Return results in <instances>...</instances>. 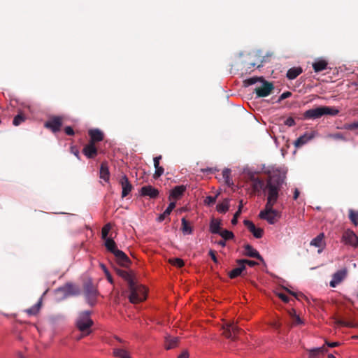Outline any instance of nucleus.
I'll return each instance as SVG.
<instances>
[{"mask_svg":"<svg viewBox=\"0 0 358 358\" xmlns=\"http://www.w3.org/2000/svg\"><path fill=\"white\" fill-rule=\"evenodd\" d=\"M181 222L182 232L187 234H191L192 233V229L190 227L189 222L185 219V217L182 218Z\"/></svg>","mask_w":358,"mask_h":358,"instance_id":"obj_39","label":"nucleus"},{"mask_svg":"<svg viewBox=\"0 0 358 358\" xmlns=\"http://www.w3.org/2000/svg\"><path fill=\"white\" fill-rule=\"evenodd\" d=\"M65 133L69 136H73L74 134V131L71 127H66L64 128Z\"/></svg>","mask_w":358,"mask_h":358,"instance_id":"obj_56","label":"nucleus"},{"mask_svg":"<svg viewBox=\"0 0 358 358\" xmlns=\"http://www.w3.org/2000/svg\"><path fill=\"white\" fill-rule=\"evenodd\" d=\"M285 176L280 173L270 176L264 188V193L267 194V201L265 206L270 207L276 203L279 197V191L285 182Z\"/></svg>","mask_w":358,"mask_h":358,"instance_id":"obj_1","label":"nucleus"},{"mask_svg":"<svg viewBox=\"0 0 358 358\" xmlns=\"http://www.w3.org/2000/svg\"><path fill=\"white\" fill-rule=\"evenodd\" d=\"M186 191V187L185 185H178L176 186L174 188L172 189L169 199L171 198L177 200L179 199L184 194V192Z\"/></svg>","mask_w":358,"mask_h":358,"instance_id":"obj_22","label":"nucleus"},{"mask_svg":"<svg viewBox=\"0 0 358 358\" xmlns=\"http://www.w3.org/2000/svg\"><path fill=\"white\" fill-rule=\"evenodd\" d=\"M223 335L232 340H236L237 335L241 331L234 322H227L223 326Z\"/></svg>","mask_w":358,"mask_h":358,"instance_id":"obj_9","label":"nucleus"},{"mask_svg":"<svg viewBox=\"0 0 358 358\" xmlns=\"http://www.w3.org/2000/svg\"><path fill=\"white\" fill-rule=\"evenodd\" d=\"M175 207H176V202L175 201L171 202L169 203V206L167 207V208L164 210V212L162 214L159 215V216L157 218V221L159 222L164 221V219L166 218V217L169 216L171 214V213L175 208Z\"/></svg>","mask_w":358,"mask_h":358,"instance_id":"obj_28","label":"nucleus"},{"mask_svg":"<svg viewBox=\"0 0 358 358\" xmlns=\"http://www.w3.org/2000/svg\"><path fill=\"white\" fill-rule=\"evenodd\" d=\"M344 129H348V130H355L358 129V122L350 123V124H345L343 127Z\"/></svg>","mask_w":358,"mask_h":358,"instance_id":"obj_51","label":"nucleus"},{"mask_svg":"<svg viewBox=\"0 0 358 358\" xmlns=\"http://www.w3.org/2000/svg\"><path fill=\"white\" fill-rule=\"evenodd\" d=\"M342 326L347 327H354V328H358V324H353L351 322H342Z\"/></svg>","mask_w":358,"mask_h":358,"instance_id":"obj_58","label":"nucleus"},{"mask_svg":"<svg viewBox=\"0 0 358 358\" xmlns=\"http://www.w3.org/2000/svg\"><path fill=\"white\" fill-rule=\"evenodd\" d=\"M111 229V225L110 223L105 224L101 229V238L103 240H106L108 238V233Z\"/></svg>","mask_w":358,"mask_h":358,"instance_id":"obj_44","label":"nucleus"},{"mask_svg":"<svg viewBox=\"0 0 358 358\" xmlns=\"http://www.w3.org/2000/svg\"><path fill=\"white\" fill-rule=\"evenodd\" d=\"M217 196V195L215 196H206L204 200L205 204L208 205V206H211V205L214 204L216 201Z\"/></svg>","mask_w":358,"mask_h":358,"instance_id":"obj_50","label":"nucleus"},{"mask_svg":"<svg viewBox=\"0 0 358 358\" xmlns=\"http://www.w3.org/2000/svg\"><path fill=\"white\" fill-rule=\"evenodd\" d=\"M314 138V134L311 133H305L303 135L299 136L294 143V145L296 148H301L306 143H307L309 141Z\"/></svg>","mask_w":358,"mask_h":358,"instance_id":"obj_21","label":"nucleus"},{"mask_svg":"<svg viewBox=\"0 0 358 358\" xmlns=\"http://www.w3.org/2000/svg\"><path fill=\"white\" fill-rule=\"evenodd\" d=\"M215 253H216V252H215V250H210V251H209V252H208V254H209V255L210 256V257H211L212 260H213L215 263H216V264H217V263L218 262V261H217V257H216V255H215Z\"/></svg>","mask_w":358,"mask_h":358,"instance_id":"obj_54","label":"nucleus"},{"mask_svg":"<svg viewBox=\"0 0 358 358\" xmlns=\"http://www.w3.org/2000/svg\"><path fill=\"white\" fill-rule=\"evenodd\" d=\"M71 152L76 156L78 158H79V151L78 149L75 148L74 147L71 148Z\"/></svg>","mask_w":358,"mask_h":358,"instance_id":"obj_62","label":"nucleus"},{"mask_svg":"<svg viewBox=\"0 0 358 358\" xmlns=\"http://www.w3.org/2000/svg\"><path fill=\"white\" fill-rule=\"evenodd\" d=\"M237 264H243L245 266V264H248L250 267H253L256 265H257V263L255 261L248 260V259H238L236 261Z\"/></svg>","mask_w":358,"mask_h":358,"instance_id":"obj_48","label":"nucleus"},{"mask_svg":"<svg viewBox=\"0 0 358 358\" xmlns=\"http://www.w3.org/2000/svg\"><path fill=\"white\" fill-rule=\"evenodd\" d=\"M299 194H300V192H299V189L296 188L294 189V196H293L294 200H296L298 199Z\"/></svg>","mask_w":358,"mask_h":358,"instance_id":"obj_64","label":"nucleus"},{"mask_svg":"<svg viewBox=\"0 0 358 358\" xmlns=\"http://www.w3.org/2000/svg\"><path fill=\"white\" fill-rule=\"evenodd\" d=\"M244 224L248 228V229L253 234V236L257 238H260L262 237L264 234V230L261 228H257L254 223L252 221L245 220H244Z\"/></svg>","mask_w":358,"mask_h":358,"instance_id":"obj_13","label":"nucleus"},{"mask_svg":"<svg viewBox=\"0 0 358 358\" xmlns=\"http://www.w3.org/2000/svg\"><path fill=\"white\" fill-rule=\"evenodd\" d=\"M92 325L93 321L90 318V312L84 311L81 313L76 321V327L81 332V335L78 338V339H80L81 338L90 334L92 332L91 327Z\"/></svg>","mask_w":358,"mask_h":358,"instance_id":"obj_3","label":"nucleus"},{"mask_svg":"<svg viewBox=\"0 0 358 358\" xmlns=\"http://www.w3.org/2000/svg\"><path fill=\"white\" fill-rule=\"evenodd\" d=\"M291 95H292V93L290 92H285L280 95V99H281V100L285 99L289 97Z\"/></svg>","mask_w":358,"mask_h":358,"instance_id":"obj_60","label":"nucleus"},{"mask_svg":"<svg viewBox=\"0 0 358 358\" xmlns=\"http://www.w3.org/2000/svg\"><path fill=\"white\" fill-rule=\"evenodd\" d=\"M238 266L237 268H234L229 273V276L230 278L234 279L236 277L241 275L243 272L245 270V266L243 264H238Z\"/></svg>","mask_w":358,"mask_h":358,"instance_id":"obj_24","label":"nucleus"},{"mask_svg":"<svg viewBox=\"0 0 358 358\" xmlns=\"http://www.w3.org/2000/svg\"><path fill=\"white\" fill-rule=\"evenodd\" d=\"M263 79H264L263 77H257V76L252 77V78H248V79H246L245 80H244V85L245 87H248V86L252 85L255 84L259 85V83H261L263 80Z\"/></svg>","mask_w":358,"mask_h":358,"instance_id":"obj_38","label":"nucleus"},{"mask_svg":"<svg viewBox=\"0 0 358 358\" xmlns=\"http://www.w3.org/2000/svg\"><path fill=\"white\" fill-rule=\"evenodd\" d=\"M285 124L288 127H292L295 124V120L292 117H288L285 121Z\"/></svg>","mask_w":358,"mask_h":358,"instance_id":"obj_53","label":"nucleus"},{"mask_svg":"<svg viewBox=\"0 0 358 358\" xmlns=\"http://www.w3.org/2000/svg\"><path fill=\"white\" fill-rule=\"evenodd\" d=\"M274 89V86L271 83H269L264 79L257 85L254 89V92L256 93L258 98L266 97L268 96Z\"/></svg>","mask_w":358,"mask_h":358,"instance_id":"obj_7","label":"nucleus"},{"mask_svg":"<svg viewBox=\"0 0 358 358\" xmlns=\"http://www.w3.org/2000/svg\"><path fill=\"white\" fill-rule=\"evenodd\" d=\"M99 174L100 178L105 181H108L109 180L110 173L106 163L103 162L101 164Z\"/></svg>","mask_w":358,"mask_h":358,"instance_id":"obj_33","label":"nucleus"},{"mask_svg":"<svg viewBox=\"0 0 358 358\" xmlns=\"http://www.w3.org/2000/svg\"><path fill=\"white\" fill-rule=\"evenodd\" d=\"M128 287L130 292L129 299L131 303H138L146 299L147 291L144 286L134 281Z\"/></svg>","mask_w":358,"mask_h":358,"instance_id":"obj_4","label":"nucleus"},{"mask_svg":"<svg viewBox=\"0 0 358 358\" xmlns=\"http://www.w3.org/2000/svg\"><path fill=\"white\" fill-rule=\"evenodd\" d=\"M105 246L106 249L113 255L116 253V251L119 250L115 242L112 238H107L105 240Z\"/></svg>","mask_w":358,"mask_h":358,"instance_id":"obj_32","label":"nucleus"},{"mask_svg":"<svg viewBox=\"0 0 358 358\" xmlns=\"http://www.w3.org/2000/svg\"><path fill=\"white\" fill-rule=\"evenodd\" d=\"M229 200L226 199L223 201L222 203L217 204V210L220 213H225L227 211H228L229 208Z\"/></svg>","mask_w":358,"mask_h":358,"instance_id":"obj_37","label":"nucleus"},{"mask_svg":"<svg viewBox=\"0 0 358 358\" xmlns=\"http://www.w3.org/2000/svg\"><path fill=\"white\" fill-rule=\"evenodd\" d=\"M41 303H42L41 302V299H40L38 301V302L37 303H36L34 306H33L30 308H28V309L25 310V312L29 315H36L39 312V310H40L41 306Z\"/></svg>","mask_w":358,"mask_h":358,"instance_id":"obj_36","label":"nucleus"},{"mask_svg":"<svg viewBox=\"0 0 358 358\" xmlns=\"http://www.w3.org/2000/svg\"><path fill=\"white\" fill-rule=\"evenodd\" d=\"M116 273L119 276H120L124 280L127 281L128 285L132 283L134 281H135L132 273L130 272H128L120 268H117Z\"/></svg>","mask_w":358,"mask_h":358,"instance_id":"obj_23","label":"nucleus"},{"mask_svg":"<svg viewBox=\"0 0 358 358\" xmlns=\"http://www.w3.org/2000/svg\"><path fill=\"white\" fill-rule=\"evenodd\" d=\"M338 113L339 110L335 107L318 106L305 111L303 115L304 119L315 120L325 115L334 116Z\"/></svg>","mask_w":358,"mask_h":358,"instance_id":"obj_2","label":"nucleus"},{"mask_svg":"<svg viewBox=\"0 0 358 358\" xmlns=\"http://www.w3.org/2000/svg\"><path fill=\"white\" fill-rule=\"evenodd\" d=\"M57 292L62 293L64 297H68L69 296H78L80 294L79 287L72 282H67L63 286L57 288Z\"/></svg>","mask_w":358,"mask_h":358,"instance_id":"obj_8","label":"nucleus"},{"mask_svg":"<svg viewBox=\"0 0 358 358\" xmlns=\"http://www.w3.org/2000/svg\"><path fill=\"white\" fill-rule=\"evenodd\" d=\"M155 168V172L153 175V177H154V178H158L161 176L163 175V173L164 172V169L161 166H156Z\"/></svg>","mask_w":358,"mask_h":358,"instance_id":"obj_49","label":"nucleus"},{"mask_svg":"<svg viewBox=\"0 0 358 358\" xmlns=\"http://www.w3.org/2000/svg\"><path fill=\"white\" fill-rule=\"evenodd\" d=\"M221 221L216 219H212L210 223V231L213 234H218L221 231Z\"/></svg>","mask_w":358,"mask_h":358,"instance_id":"obj_31","label":"nucleus"},{"mask_svg":"<svg viewBox=\"0 0 358 358\" xmlns=\"http://www.w3.org/2000/svg\"><path fill=\"white\" fill-rule=\"evenodd\" d=\"M303 72L301 67H292L289 69L287 72V77L289 80L295 79Z\"/></svg>","mask_w":358,"mask_h":358,"instance_id":"obj_29","label":"nucleus"},{"mask_svg":"<svg viewBox=\"0 0 358 358\" xmlns=\"http://www.w3.org/2000/svg\"><path fill=\"white\" fill-rule=\"evenodd\" d=\"M83 154L89 159L94 158L97 154L98 150L95 144L92 142H89L83 150Z\"/></svg>","mask_w":358,"mask_h":358,"instance_id":"obj_16","label":"nucleus"},{"mask_svg":"<svg viewBox=\"0 0 358 358\" xmlns=\"http://www.w3.org/2000/svg\"><path fill=\"white\" fill-rule=\"evenodd\" d=\"M103 268V271H104V273L106 274V276L107 278V280H108L109 282H110L111 284L113 283V278L110 275V273H109V271L106 269V268L105 267L104 265H102L101 266Z\"/></svg>","mask_w":358,"mask_h":358,"instance_id":"obj_52","label":"nucleus"},{"mask_svg":"<svg viewBox=\"0 0 358 358\" xmlns=\"http://www.w3.org/2000/svg\"><path fill=\"white\" fill-rule=\"evenodd\" d=\"M308 352V358H322L327 352V348L324 345L320 348L307 350Z\"/></svg>","mask_w":358,"mask_h":358,"instance_id":"obj_17","label":"nucleus"},{"mask_svg":"<svg viewBox=\"0 0 358 358\" xmlns=\"http://www.w3.org/2000/svg\"><path fill=\"white\" fill-rule=\"evenodd\" d=\"M346 275L347 271L345 268L339 270L337 272H336L332 276V280L330 281V286L331 287H336V285L341 283L343 281V280L346 277Z\"/></svg>","mask_w":358,"mask_h":358,"instance_id":"obj_12","label":"nucleus"},{"mask_svg":"<svg viewBox=\"0 0 358 358\" xmlns=\"http://www.w3.org/2000/svg\"><path fill=\"white\" fill-rule=\"evenodd\" d=\"M115 257L118 264L121 266L128 267L131 261L128 256L122 250H119L115 253Z\"/></svg>","mask_w":358,"mask_h":358,"instance_id":"obj_14","label":"nucleus"},{"mask_svg":"<svg viewBox=\"0 0 358 358\" xmlns=\"http://www.w3.org/2000/svg\"><path fill=\"white\" fill-rule=\"evenodd\" d=\"M245 252L244 255L245 256L256 258L261 262H264L263 257L260 255L258 251L253 248L252 245L250 244H246L244 245Z\"/></svg>","mask_w":358,"mask_h":358,"instance_id":"obj_20","label":"nucleus"},{"mask_svg":"<svg viewBox=\"0 0 358 358\" xmlns=\"http://www.w3.org/2000/svg\"><path fill=\"white\" fill-rule=\"evenodd\" d=\"M179 341L178 337L167 336L165 338V348L166 350H171L177 346Z\"/></svg>","mask_w":358,"mask_h":358,"instance_id":"obj_25","label":"nucleus"},{"mask_svg":"<svg viewBox=\"0 0 358 358\" xmlns=\"http://www.w3.org/2000/svg\"><path fill=\"white\" fill-rule=\"evenodd\" d=\"M84 294L87 302L93 306L96 301L98 290L91 280H87L83 285Z\"/></svg>","mask_w":358,"mask_h":358,"instance_id":"obj_6","label":"nucleus"},{"mask_svg":"<svg viewBox=\"0 0 358 358\" xmlns=\"http://www.w3.org/2000/svg\"><path fill=\"white\" fill-rule=\"evenodd\" d=\"M266 185L264 184V181L261 180L260 178L257 179L255 181H254L252 185V189L254 193L259 192L261 189L264 190V188L265 187Z\"/></svg>","mask_w":358,"mask_h":358,"instance_id":"obj_35","label":"nucleus"},{"mask_svg":"<svg viewBox=\"0 0 358 358\" xmlns=\"http://www.w3.org/2000/svg\"><path fill=\"white\" fill-rule=\"evenodd\" d=\"M324 238V234H320L311 241L310 245L317 248H322L325 245Z\"/></svg>","mask_w":358,"mask_h":358,"instance_id":"obj_30","label":"nucleus"},{"mask_svg":"<svg viewBox=\"0 0 358 358\" xmlns=\"http://www.w3.org/2000/svg\"><path fill=\"white\" fill-rule=\"evenodd\" d=\"M142 196H148L152 199H155L159 195V191L151 185L143 186L141 189Z\"/></svg>","mask_w":358,"mask_h":358,"instance_id":"obj_18","label":"nucleus"},{"mask_svg":"<svg viewBox=\"0 0 358 358\" xmlns=\"http://www.w3.org/2000/svg\"><path fill=\"white\" fill-rule=\"evenodd\" d=\"M231 171L229 169H225L222 171V177L225 180L226 184L228 186H231L233 185L231 180L230 179Z\"/></svg>","mask_w":358,"mask_h":358,"instance_id":"obj_40","label":"nucleus"},{"mask_svg":"<svg viewBox=\"0 0 358 358\" xmlns=\"http://www.w3.org/2000/svg\"><path fill=\"white\" fill-rule=\"evenodd\" d=\"M218 234H220L225 241L231 240L234 237L233 232L227 229L220 231Z\"/></svg>","mask_w":358,"mask_h":358,"instance_id":"obj_42","label":"nucleus"},{"mask_svg":"<svg viewBox=\"0 0 358 358\" xmlns=\"http://www.w3.org/2000/svg\"><path fill=\"white\" fill-rule=\"evenodd\" d=\"M242 207H243V203H242V201H241L238 209L235 213V214L234 215V217H233V218L231 220V224L233 225H236L238 223V217L240 216V215L241 213V208H242Z\"/></svg>","mask_w":358,"mask_h":358,"instance_id":"obj_45","label":"nucleus"},{"mask_svg":"<svg viewBox=\"0 0 358 358\" xmlns=\"http://www.w3.org/2000/svg\"><path fill=\"white\" fill-rule=\"evenodd\" d=\"M259 178L256 177L255 173L250 172L248 174V179L252 182V183L255 181Z\"/></svg>","mask_w":358,"mask_h":358,"instance_id":"obj_55","label":"nucleus"},{"mask_svg":"<svg viewBox=\"0 0 358 358\" xmlns=\"http://www.w3.org/2000/svg\"><path fill=\"white\" fill-rule=\"evenodd\" d=\"M325 344L327 345L330 348H334V347H337V346L340 345V343L338 342L330 343L327 341H325Z\"/></svg>","mask_w":358,"mask_h":358,"instance_id":"obj_61","label":"nucleus"},{"mask_svg":"<svg viewBox=\"0 0 358 358\" xmlns=\"http://www.w3.org/2000/svg\"><path fill=\"white\" fill-rule=\"evenodd\" d=\"M328 138H332L334 140H339V141H346V138L344 136V135L342 133L338 132L335 134H330L327 136Z\"/></svg>","mask_w":358,"mask_h":358,"instance_id":"obj_47","label":"nucleus"},{"mask_svg":"<svg viewBox=\"0 0 358 358\" xmlns=\"http://www.w3.org/2000/svg\"><path fill=\"white\" fill-rule=\"evenodd\" d=\"M113 355L119 358H131L129 352L123 348H115Z\"/></svg>","mask_w":358,"mask_h":358,"instance_id":"obj_34","label":"nucleus"},{"mask_svg":"<svg viewBox=\"0 0 358 358\" xmlns=\"http://www.w3.org/2000/svg\"><path fill=\"white\" fill-rule=\"evenodd\" d=\"M178 358H189V354L187 351H184L180 354Z\"/></svg>","mask_w":358,"mask_h":358,"instance_id":"obj_63","label":"nucleus"},{"mask_svg":"<svg viewBox=\"0 0 358 358\" xmlns=\"http://www.w3.org/2000/svg\"><path fill=\"white\" fill-rule=\"evenodd\" d=\"M169 262L174 266H176L178 268H181L184 266L185 263H184V261L182 259H180V258H173V259H170L169 260Z\"/></svg>","mask_w":358,"mask_h":358,"instance_id":"obj_43","label":"nucleus"},{"mask_svg":"<svg viewBox=\"0 0 358 358\" xmlns=\"http://www.w3.org/2000/svg\"><path fill=\"white\" fill-rule=\"evenodd\" d=\"M25 120V117L24 115H22V113L20 114H18L17 115L14 119H13V124L15 125V126H18L20 125L22 122H24Z\"/></svg>","mask_w":358,"mask_h":358,"instance_id":"obj_46","label":"nucleus"},{"mask_svg":"<svg viewBox=\"0 0 358 358\" xmlns=\"http://www.w3.org/2000/svg\"><path fill=\"white\" fill-rule=\"evenodd\" d=\"M62 123L63 118L62 117L53 116L45 122L44 126L45 128L51 130L53 133H56L61 130Z\"/></svg>","mask_w":358,"mask_h":358,"instance_id":"obj_10","label":"nucleus"},{"mask_svg":"<svg viewBox=\"0 0 358 358\" xmlns=\"http://www.w3.org/2000/svg\"><path fill=\"white\" fill-rule=\"evenodd\" d=\"M289 315L292 319V325L296 326L300 325L303 323V320L301 319L299 315H298L294 309H291L289 310Z\"/></svg>","mask_w":358,"mask_h":358,"instance_id":"obj_27","label":"nucleus"},{"mask_svg":"<svg viewBox=\"0 0 358 358\" xmlns=\"http://www.w3.org/2000/svg\"><path fill=\"white\" fill-rule=\"evenodd\" d=\"M343 240L346 244L354 247L358 245V237L352 230L348 229L343 234Z\"/></svg>","mask_w":358,"mask_h":358,"instance_id":"obj_11","label":"nucleus"},{"mask_svg":"<svg viewBox=\"0 0 358 358\" xmlns=\"http://www.w3.org/2000/svg\"><path fill=\"white\" fill-rule=\"evenodd\" d=\"M88 134L90 137V142L95 144L96 142H100L103 139V133L99 129H90Z\"/></svg>","mask_w":358,"mask_h":358,"instance_id":"obj_19","label":"nucleus"},{"mask_svg":"<svg viewBox=\"0 0 358 358\" xmlns=\"http://www.w3.org/2000/svg\"><path fill=\"white\" fill-rule=\"evenodd\" d=\"M120 183L122 189V197H125L131 192V191L133 189V186L129 181V179L127 177V176L125 175L121 178Z\"/></svg>","mask_w":358,"mask_h":358,"instance_id":"obj_15","label":"nucleus"},{"mask_svg":"<svg viewBox=\"0 0 358 358\" xmlns=\"http://www.w3.org/2000/svg\"><path fill=\"white\" fill-rule=\"evenodd\" d=\"M273 206H265L264 209L261 210L259 214V217L262 220H266L270 224H275L281 216L280 212L275 210Z\"/></svg>","mask_w":358,"mask_h":358,"instance_id":"obj_5","label":"nucleus"},{"mask_svg":"<svg viewBox=\"0 0 358 358\" xmlns=\"http://www.w3.org/2000/svg\"><path fill=\"white\" fill-rule=\"evenodd\" d=\"M327 62L324 59H320L316 62H315L313 64V68L315 71V72H320L327 67Z\"/></svg>","mask_w":358,"mask_h":358,"instance_id":"obj_26","label":"nucleus"},{"mask_svg":"<svg viewBox=\"0 0 358 358\" xmlns=\"http://www.w3.org/2000/svg\"><path fill=\"white\" fill-rule=\"evenodd\" d=\"M349 219L355 225H358V211L352 209L349 210Z\"/></svg>","mask_w":358,"mask_h":358,"instance_id":"obj_41","label":"nucleus"},{"mask_svg":"<svg viewBox=\"0 0 358 358\" xmlns=\"http://www.w3.org/2000/svg\"><path fill=\"white\" fill-rule=\"evenodd\" d=\"M277 295L284 302L287 303L289 301V297L286 294L283 293H278Z\"/></svg>","mask_w":358,"mask_h":358,"instance_id":"obj_57","label":"nucleus"},{"mask_svg":"<svg viewBox=\"0 0 358 358\" xmlns=\"http://www.w3.org/2000/svg\"><path fill=\"white\" fill-rule=\"evenodd\" d=\"M162 159V155L157 156L154 157V166H159V161Z\"/></svg>","mask_w":358,"mask_h":358,"instance_id":"obj_59","label":"nucleus"}]
</instances>
